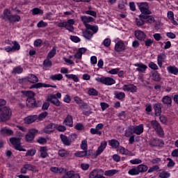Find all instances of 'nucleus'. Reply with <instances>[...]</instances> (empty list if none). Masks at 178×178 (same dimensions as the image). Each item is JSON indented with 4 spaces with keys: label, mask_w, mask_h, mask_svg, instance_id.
<instances>
[{
    "label": "nucleus",
    "mask_w": 178,
    "mask_h": 178,
    "mask_svg": "<svg viewBox=\"0 0 178 178\" xmlns=\"http://www.w3.org/2000/svg\"><path fill=\"white\" fill-rule=\"evenodd\" d=\"M12 118V109L9 106L0 108V123L8 122Z\"/></svg>",
    "instance_id": "1"
},
{
    "label": "nucleus",
    "mask_w": 178,
    "mask_h": 178,
    "mask_svg": "<svg viewBox=\"0 0 178 178\" xmlns=\"http://www.w3.org/2000/svg\"><path fill=\"white\" fill-rule=\"evenodd\" d=\"M11 12L9 9H5L3 12V19L8 20L9 23H16L20 22V16L17 15H11Z\"/></svg>",
    "instance_id": "2"
},
{
    "label": "nucleus",
    "mask_w": 178,
    "mask_h": 178,
    "mask_svg": "<svg viewBox=\"0 0 178 178\" xmlns=\"http://www.w3.org/2000/svg\"><path fill=\"white\" fill-rule=\"evenodd\" d=\"M60 98H62V93L57 92L56 95H49L47 98V101L55 105V106H60L61 103L60 101H59Z\"/></svg>",
    "instance_id": "3"
},
{
    "label": "nucleus",
    "mask_w": 178,
    "mask_h": 178,
    "mask_svg": "<svg viewBox=\"0 0 178 178\" xmlns=\"http://www.w3.org/2000/svg\"><path fill=\"white\" fill-rule=\"evenodd\" d=\"M95 80L98 83H102V84H104V86H113V84H116V81L113 78L111 77H96Z\"/></svg>",
    "instance_id": "4"
},
{
    "label": "nucleus",
    "mask_w": 178,
    "mask_h": 178,
    "mask_svg": "<svg viewBox=\"0 0 178 178\" xmlns=\"http://www.w3.org/2000/svg\"><path fill=\"white\" fill-rule=\"evenodd\" d=\"M10 143L17 151H23V146L20 143V138L13 137L10 138Z\"/></svg>",
    "instance_id": "5"
},
{
    "label": "nucleus",
    "mask_w": 178,
    "mask_h": 178,
    "mask_svg": "<svg viewBox=\"0 0 178 178\" xmlns=\"http://www.w3.org/2000/svg\"><path fill=\"white\" fill-rule=\"evenodd\" d=\"M137 5L142 15H149V6H148V3H137Z\"/></svg>",
    "instance_id": "6"
},
{
    "label": "nucleus",
    "mask_w": 178,
    "mask_h": 178,
    "mask_svg": "<svg viewBox=\"0 0 178 178\" xmlns=\"http://www.w3.org/2000/svg\"><path fill=\"white\" fill-rule=\"evenodd\" d=\"M126 47H127V42L119 40L115 45V50L116 52H123V51H126Z\"/></svg>",
    "instance_id": "7"
},
{
    "label": "nucleus",
    "mask_w": 178,
    "mask_h": 178,
    "mask_svg": "<svg viewBox=\"0 0 178 178\" xmlns=\"http://www.w3.org/2000/svg\"><path fill=\"white\" fill-rule=\"evenodd\" d=\"M89 178H105L102 169L93 170L89 175Z\"/></svg>",
    "instance_id": "8"
},
{
    "label": "nucleus",
    "mask_w": 178,
    "mask_h": 178,
    "mask_svg": "<svg viewBox=\"0 0 178 178\" xmlns=\"http://www.w3.org/2000/svg\"><path fill=\"white\" fill-rule=\"evenodd\" d=\"M13 46H7L4 47V51L6 52H15L16 51H19L20 49V44L17 43V42L15 41L13 42Z\"/></svg>",
    "instance_id": "9"
},
{
    "label": "nucleus",
    "mask_w": 178,
    "mask_h": 178,
    "mask_svg": "<svg viewBox=\"0 0 178 178\" xmlns=\"http://www.w3.org/2000/svg\"><path fill=\"white\" fill-rule=\"evenodd\" d=\"M38 133V131L37 129H30L25 137L26 141H27L28 143H31V141H33L34 140L35 134H37Z\"/></svg>",
    "instance_id": "10"
},
{
    "label": "nucleus",
    "mask_w": 178,
    "mask_h": 178,
    "mask_svg": "<svg viewBox=\"0 0 178 178\" xmlns=\"http://www.w3.org/2000/svg\"><path fill=\"white\" fill-rule=\"evenodd\" d=\"M151 124L153 129H154V130L158 133V134H159V136H163V130L156 120L152 121Z\"/></svg>",
    "instance_id": "11"
},
{
    "label": "nucleus",
    "mask_w": 178,
    "mask_h": 178,
    "mask_svg": "<svg viewBox=\"0 0 178 178\" xmlns=\"http://www.w3.org/2000/svg\"><path fill=\"white\" fill-rule=\"evenodd\" d=\"M131 130L134 134L140 136V134H143V133H144V125L143 124H140L138 126L131 127Z\"/></svg>",
    "instance_id": "12"
},
{
    "label": "nucleus",
    "mask_w": 178,
    "mask_h": 178,
    "mask_svg": "<svg viewBox=\"0 0 178 178\" xmlns=\"http://www.w3.org/2000/svg\"><path fill=\"white\" fill-rule=\"evenodd\" d=\"M122 90L127 92H136L137 91V86L133 84H127L123 86Z\"/></svg>",
    "instance_id": "13"
},
{
    "label": "nucleus",
    "mask_w": 178,
    "mask_h": 178,
    "mask_svg": "<svg viewBox=\"0 0 178 178\" xmlns=\"http://www.w3.org/2000/svg\"><path fill=\"white\" fill-rule=\"evenodd\" d=\"M56 130V124H48L43 130L44 133H47V134H51V133H54Z\"/></svg>",
    "instance_id": "14"
},
{
    "label": "nucleus",
    "mask_w": 178,
    "mask_h": 178,
    "mask_svg": "<svg viewBox=\"0 0 178 178\" xmlns=\"http://www.w3.org/2000/svg\"><path fill=\"white\" fill-rule=\"evenodd\" d=\"M24 80L29 81V83H31V84H35V83H38V77L33 74L26 76Z\"/></svg>",
    "instance_id": "15"
},
{
    "label": "nucleus",
    "mask_w": 178,
    "mask_h": 178,
    "mask_svg": "<svg viewBox=\"0 0 178 178\" xmlns=\"http://www.w3.org/2000/svg\"><path fill=\"white\" fill-rule=\"evenodd\" d=\"M149 145L152 147H163V141L161 139L153 138L150 140Z\"/></svg>",
    "instance_id": "16"
},
{
    "label": "nucleus",
    "mask_w": 178,
    "mask_h": 178,
    "mask_svg": "<svg viewBox=\"0 0 178 178\" xmlns=\"http://www.w3.org/2000/svg\"><path fill=\"white\" fill-rule=\"evenodd\" d=\"M106 145H108V143L106 141H103L101 143L99 147L97 149V151H96V156H98L104 152V150L105 148H106Z\"/></svg>",
    "instance_id": "17"
},
{
    "label": "nucleus",
    "mask_w": 178,
    "mask_h": 178,
    "mask_svg": "<svg viewBox=\"0 0 178 178\" xmlns=\"http://www.w3.org/2000/svg\"><path fill=\"white\" fill-rule=\"evenodd\" d=\"M63 123L65 126L73 127V117L70 115H67Z\"/></svg>",
    "instance_id": "18"
},
{
    "label": "nucleus",
    "mask_w": 178,
    "mask_h": 178,
    "mask_svg": "<svg viewBox=\"0 0 178 178\" xmlns=\"http://www.w3.org/2000/svg\"><path fill=\"white\" fill-rule=\"evenodd\" d=\"M38 120V115H29L24 118V122L27 124H30L31 123H34L35 120Z\"/></svg>",
    "instance_id": "19"
},
{
    "label": "nucleus",
    "mask_w": 178,
    "mask_h": 178,
    "mask_svg": "<svg viewBox=\"0 0 178 178\" xmlns=\"http://www.w3.org/2000/svg\"><path fill=\"white\" fill-rule=\"evenodd\" d=\"M134 66L137 67L136 70L139 72V73H145V70H147L148 67L145 65V64H143V63H136V64H134Z\"/></svg>",
    "instance_id": "20"
},
{
    "label": "nucleus",
    "mask_w": 178,
    "mask_h": 178,
    "mask_svg": "<svg viewBox=\"0 0 178 178\" xmlns=\"http://www.w3.org/2000/svg\"><path fill=\"white\" fill-rule=\"evenodd\" d=\"M65 29H67V30H69V31H73V30H74V28L73 27L74 23H76L74 19H68L67 22H65Z\"/></svg>",
    "instance_id": "21"
},
{
    "label": "nucleus",
    "mask_w": 178,
    "mask_h": 178,
    "mask_svg": "<svg viewBox=\"0 0 178 178\" xmlns=\"http://www.w3.org/2000/svg\"><path fill=\"white\" fill-rule=\"evenodd\" d=\"M86 52H87V49L84 47L80 48L74 55L75 59H81L83 54H86Z\"/></svg>",
    "instance_id": "22"
},
{
    "label": "nucleus",
    "mask_w": 178,
    "mask_h": 178,
    "mask_svg": "<svg viewBox=\"0 0 178 178\" xmlns=\"http://www.w3.org/2000/svg\"><path fill=\"white\" fill-rule=\"evenodd\" d=\"M135 36L138 40H140V41L145 40V33H144L143 31H140V30L136 31Z\"/></svg>",
    "instance_id": "23"
},
{
    "label": "nucleus",
    "mask_w": 178,
    "mask_h": 178,
    "mask_svg": "<svg viewBox=\"0 0 178 178\" xmlns=\"http://www.w3.org/2000/svg\"><path fill=\"white\" fill-rule=\"evenodd\" d=\"M81 19L83 23L85 24L86 27H87V26H90V24H88L87 23H91V22H94V18L91 17L82 16L81 17Z\"/></svg>",
    "instance_id": "24"
},
{
    "label": "nucleus",
    "mask_w": 178,
    "mask_h": 178,
    "mask_svg": "<svg viewBox=\"0 0 178 178\" xmlns=\"http://www.w3.org/2000/svg\"><path fill=\"white\" fill-rule=\"evenodd\" d=\"M165 59H166V56L164 54H159L157 56V63L159 67H162V63L165 62Z\"/></svg>",
    "instance_id": "25"
},
{
    "label": "nucleus",
    "mask_w": 178,
    "mask_h": 178,
    "mask_svg": "<svg viewBox=\"0 0 178 178\" xmlns=\"http://www.w3.org/2000/svg\"><path fill=\"white\" fill-rule=\"evenodd\" d=\"M168 19L170 20L171 23L174 24V26H177V22L175 20V14L172 11L168 12Z\"/></svg>",
    "instance_id": "26"
},
{
    "label": "nucleus",
    "mask_w": 178,
    "mask_h": 178,
    "mask_svg": "<svg viewBox=\"0 0 178 178\" xmlns=\"http://www.w3.org/2000/svg\"><path fill=\"white\" fill-rule=\"evenodd\" d=\"M167 70L170 74H175V76L178 74V68L176 66H169L167 67Z\"/></svg>",
    "instance_id": "27"
},
{
    "label": "nucleus",
    "mask_w": 178,
    "mask_h": 178,
    "mask_svg": "<svg viewBox=\"0 0 178 178\" xmlns=\"http://www.w3.org/2000/svg\"><path fill=\"white\" fill-rule=\"evenodd\" d=\"M117 151L122 154V155H131V152L127 149L126 148L120 146L117 149Z\"/></svg>",
    "instance_id": "28"
},
{
    "label": "nucleus",
    "mask_w": 178,
    "mask_h": 178,
    "mask_svg": "<svg viewBox=\"0 0 178 178\" xmlns=\"http://www.w3.org/2000/svg\"><path fill=\"white\" fill-rule=\"evenodd\" d=\"M0 134L1 136H12V134H13V131H12V129L1 128L0 130Z\"/></svg>",
    "instance_id": "29"
},
{
    "label": "nucleus",
    "mask_w": 178,
    "mask_h": 178,
    "mask_svg": "<svg viewBox=\"0 0 178 178\" xmlns=\"http://www.w3.org/2000/svg\"><path fill=\"white\" fill-rule=\"evenodd\" d=\"M22 73H23V68L20 66L13 67L11 71V74H22Z\"/></svg>",
    "instance_id": "30"
},
{
    "label": "nucleus",
    "mask_w": 178,
    "mask_h": 178,
    "mask_svg": "<svg viewBox=\"0 0 178 178\" xmlns=\"http://www.w3.org/2000/svg\"><path fill=\"white\" fill-rule=\"evenodd\" d=\"M61 141H63L64 145H70L72 144V140L67 136L61 134L60 135Z\"/></svg>",
    "instance_id": "31"
},
{
    "label": "nucleus",
    "mask_w": 178,
    "mask_h": 178,
    "mask_svg": "<svg viewBox=\"0 0 178 178\" xmlns=\"http://www.w3.org/2000/svg\"><path fill=\"white\" fill-rule=\"evenodd\" d=\"M39 151L42 158H47L48 156V149L47 147H41Z\"/></svg>",
    "instance_id": "32"
},
{
    "label": "nucleus",
    "mask_w": 178,
    "mask_h": 178,
    "mask_svg": "<svg viewBox=\"0 0 178 178\" xmlns=\"http://www.w3.org/2000/svg\"><path fill=\"white\" fill-rule=\"evenodd\" d=\"M44 87H49V85H47V83H37L30 86V89L33 88H42Z\"/></svg>",
    "instance_id": "33"
},
{
    "label": "nucleus",
    "mask_w": 178,
    "mask_h": 178,
    "mask_svg": "<svg viewBox=\"0 0 178 178\" xmlns=\"http://www.w3.org/2000/svg\"><path fill=\"white\" fill-rule=\"evenodd\" d=\"M94 33L91 32V31H89L88 29H87L85 31L83 32V35L86 40H91L92 38V35Z\"/></svg>",
    "instance_id": "34"
},
{
    "label": "nucleus",
    "mask_w": 178,
    "mask_h": 178,
    "mask_svg": "<svg viewBox=\"0 0 178 178\" xmlns=\"http://www.w3.org/2000/svg\"><path fill=\"white\" fill-rule=\"evenodd\" d=\"M51 80H53V81H59L63 79V75L62 74H56L50 76Z\"/></svg>",
    "instance_id": "35"
},
{
    "label": "nucleus",
    "mask_w": 178,
    "mask_h": 178,
    "mask_svg": "<svg viewBox=\"0 0 178 178\" xmlns=\"http://www.w3.org/2000/svg\"><path fill=\"white\" fill-rule=\"evenodd\" d=\"M138 172L139 173H145V172H147L148 170V166L144 164H140L137 166Z\"/></svg>",
    "instance_id": "36"
},
{
    "label": "nucleus",
    "mask_w": 178,
    "mask_h": 178,
    "mask_svg": "<svg viewBox=\"0 0 178 178\" xmlns=\"http://www.w3.org/2000/svg\"><path fill=\"white\" fill-rule=\"evenodd\" d=\"M50 170L53 172V173H63V172H65V169L62 168H59V167H51L50 168Z\"/></svg>",
    "instance_id": "37"
},
{
    "label": "nucleus",
    "mask_w": 178,
    "mask_h": 178,
    "mask_svg": "<svg viewBox=\"0 0 178 178\" xmlns=\"http://www.w3.org/2000/svg\"><path fill=\"white\" fill-rule=\"evenodd\" d=\"M26 105L29 106V108H33V106H35V99L33 98H27L26 99Z\"/></svg>",
    "instance_id": "38"
},
{
    "label": "nucleus",
    "mask_w": 178,
    "mask_h": 178,
    "mask_svg": "<svg viewBox=\"0 0 178 178\" xmlns=\"http://www.w3.org/2000/svg\"><path fill=\"white\" fill-rule=\"evenodd\" d=\"M119 141L115 139H112L108 141V145H110V147H112V148H118V147H119Z\"/></svg>",
    "instance_id": "39"
},
{
    "label": "nucleus",
    "mask_w": 178,
    "mask_h": 178,
    "mask_svg": "<svg viewBox=\"0 0 178 178\" xmlns=\"http://www.w3.org/2000/svg\"><path fill=\"white\" fill-rule=\"evenodd\" d=\"M154 109L156 116H159L161 112V104L159 103L155 104L154 106Z\"/></svg>",
    "instance_id": "40"
},
{
    "label": "nucleus",
    "mask_w": 178,
    "mask_h": 178,
    "mask_svg": "<svg viewBox=\"0 0 178 178\" xmlns=\"http://www.w3.org/2000/svg\"><path fill=\"white\" fill-rule=\"evenodd\" d=\"M143 17L145 19V23L152 24L155 22V19H154V17H152V16H148V15H143Z\"/></svg>",
    "instance_id": "41"
},
{
    "label": "nucleus",
    "mask_w": 178,
    "mask_h": 178,
    "mask_svg": "<svg viewBox=\"0 0 178 178\" xmlns=\"http://www.w3.org/2000/svg\"><path fill=\"white\" fill-rule=\"evenodd\" d=\"M65 77H67V79H71L75 83H79V77L76 74H65Z\"/></svg>",
    "instance_id": "42"
},
{
    "label": "nucleus",
    "mask_w": 178,
    "mask_h": 178,
    "mask_svg": "<svg viewBox=\"0 0 178 178\" xmlns=\"http://www.w3.org/2000/svg\"><path fill=\"white\" fill-rule=\"evenodd\" d=\"M118 171L117 170H106L104 172V176H108V177H111V176H114V175H116V173H118Z\"/></svg>",
    "instance_id": "43"
},
{
    "label": "nucleus",
    "mask_w": 178,
    "mask_h": 178,
    "mask_svg": "<svg viewBox=\"0 0 178 178\" xmlns=\"http://www.w3.org/2000/svg\"><path fill=\"white\" fill-rule=\"evenodd\" d=\"M152 80H154V81H161V75L158 72H153L152 75Z\"/></svg>",
    "instance_id": "44"
},
{
    "label": "nucleus",
    "mask_w": 178,
    "mask_h": 178,
    "mask_svg": "<svg viewBox=\"0 0 178 178\" xmlns=\"http://www.w3.org/2000/svg\"><path fill=\"white\" fill-rule=\"evenodd\" d=\"M162 102L165 104V105H170V104H172V98L169 96H165L162 99Z\"/></svg>",
    "instance_id": "45"
},
{
    "label": "nucleus",
    "mask_w": 178,
    "mask_h": 178,
    "mask_svg": "<svg viewBox=\"0 0 178 178\" xmlns=\"http://www.w3.org/2000/svg\"><path fill=\"white\" fill-rule=\"evenodd\" d=\"M126 6H127V0H120L118 3L119 9H125Z\"/></svg>",
    "instance_id": "46"
},
{
    "label": "nucleus",
    "mask_w": 178,
    "mask_h": 178,
    "mask_svg": "<svg viewBox=\"0 0 178 178\" xmlns=\"http://www.w3.org/2000/svg\"><path fill=\"white\" fill-rule=\"evenodd\" d=\"M86 29H88L89 31H92V34H95L98 31V26H91V25H86Z\"/></svg>",
    "instance_id": "47"
},
{
    "label": "nucleus",
    "mask_w": 178,
    "mask_h": 178,
    "mask_svg": "<svg viewBox=\"0 0 178 178\" xmlns=\"http://www.w3.org/2000/svg\"><path fill=\"white\" fill-rule=\"evenodd\" d=\"M56 55V48L53 47L52 49L49 52L47 55V58L48 59H52Z\"/></svg>",
    "instance_id": "48"
},
{
    "label": "nucleus",
    "mask_w": 178,
    "mask_h": 178,
    "mask_svg": "<svg viewBox=\"0 0 178 178\" xmlns=\"http://www.w3.org/2000/svg\"><path fill=\"white\" fill-rule=\"evenodd\" d=\"M73 56H70L68 58L64 57L63 60L66 63L67 65H74V61L72 60Z\"/></svg>",
    "instance_id": "49"
},
{
    "label": "nucleus",
    "mask_w": 178,
    "mask_h": 178,
    "mask_svg": "<svg viewBox=\"0 0 178 178\" xmlns=\"http://www.w3.org/2000/svg\"><path fill=\"white\" fill-rule=\"evenodd\" d=\"M128 173L131 176H136L137 175H140V172H138V169L137 168V167L129 170Z\"/></svg>",
    "instance_id": "50"
},
{
    "label": "nucleus",
    "mask_w": 178,
    "mask_h": 178,
    "mask_svg": "<svg viewBox=\"0 0 178 178\" xmlns=\"http://www.w3.org/2000/svg\"><path fill=\"white\" fill-rule=\"evenodd\" d=\"M24 95H26L27 98H34V97H35V93L33 91L28 90L24 92Z\"/></svg>",
    "instance_id": "51"
},
{
    "label": "nucleus",
    "mask_w": 178,
    "mask_h": 178,
    "mask_svg": "<svg viewBox=\"0 0 178 178\" xmlns=\"http://www.w3.org/2000/svg\"><path fill=\"white\" fill-rule=\"evenodd\" d=\"M32 15H42L44 13V10L38 8H35L31 10Z\"/></svg>",
    "instance_id": "52"
},
{
    "label": "nucleus",
    "mask_w": 178,
    "mask_h": 178,
    "mask_svg": "<svg viewBox=\"0 0 178 178\" xmlns=\"http://www.w3.org/2000/svg\"><path fill=\"white\" fill-rule=\"evenodd\" d=\"M86 155H87V151L86 150L79 151L74 153V156L79 158H82L83 156H86Z\"/></svg>",
    "instance_id": "53"
},
{
    "label": "nucleus",
    "mask_w": 178,
    "mask_h": 178,
    "mask_svg": "<svg viewBox=\"0 0 178 178\" xmlns=\"http://www.w3.org/2000/svg\"><path fill=\"white\" fill-rule=\"evenodd\" d=\"M24 169H26L27 170H32V172L37 171V168L34 165H31L30 164H26L24 165Z\"/></svg>",
    "instance_id": "54"
},
{
    "label": "nucleus",
    "mask_w": 178,
    "mask_h": 178,
    "mask_svg": "<svg viewBox=\"0 0 178 178\" xmlns=\"http://www.w3.org/2000/svg\"><path fill=\"white\" fill-rule=\"evenodd\" d=\"M140 19H136V24L138 26H143L144 23H145V20L144 19V15H140Z\"/></svg>",
    "instance_id": "55"
},
{
    "label": "nucleus",
    "mask_w": 178,
    "mask_h": 178,
    "mask_svg": "<svg viewBox=\"0 0 178 178\" xmlns=\"http://www.w3.org/2000/svg\"><path fill=\"white\" fill-rule=\"evenodd\" d=\"M37 150L35 149H31L26 152V156H34Z\"/></svg>",
    "instance_id": "56"
},
{
    "label": "nucleus",
    "mask_w": 178,
    "mask_h": 178,
    "mask_svg": "<svg viewBox=\"0 0 178 178\" xmlns=\"http://www.w3.org/2000/svg\"><path fill=\"white\" fill-rule=\"evenodd\" d=\"M68 178H80V175L79 174H74L73 171L67 172Z\"/></svg>",
    "instance_id": "57"
},
{
    "label": "nucleus",
    "mask_w": 178,
    "mask_h": 178,
    "mask_svg": "<svg viewBox=\"0 0 178 178\" xmlns=\"http://www.w3.org/2000/svg\"><path fill=\"white\" fill-rule=\"evenodd\" d=\"M88 95L97 96L98 95V91L94 88H89L88 90Z\"/></svg>",
    "instance_id": "58"
},
{
    "label": "nucleus",
    "mask_w": 178,
    "mask_h": 178,
    "mask_svg": "<svg viewBox=\"0 0 178 178\" xmlns=\"http://www.w3.org/2000/svg\"><path fill=\"white\" fill-rule=\"evenodd\" d=\"M81 149H83V151H86V152H87L88 145H87L86 140H82L81 144Z\"/></svg>",
    "instance_id": "59"
},
{
    "label": "nucleus",
    "mask_w": 178,
    "mask_h": 178,
    "mask_svg": "<svg viewBox=\"0 0 178 178\" xmlns=\"http://www.w3.org/2000/svg\"><path fill=\"white\" fill-rule=\"evenodd\" d=\"M63 101V102H65V104H70L72 102V97L69 95H65Z\"/></svg>",
    "instance_id": "60"
},
{
    "label": "nucleus",
    "mask_w": 178,
    "mask_h": 178,
    "mask_svg": "<svg viewBox=\"0 0 178 178\" xmlns=\"http://www.w3.org/2000/svg\"><path fill=\"white\" fill-rule=\"evenodd\" d=\"M56 130H58V131L60 132L66 131V127L64 125H59L56 124Z\"/></svg>",
    "instance_id": "61"
},
{
    "label": "nucleus",
    "mask_w": 178,
    "mask_h": 178,
    "mask_svg": "<svg viewBox=\"0 0 178 178\" xmlns=\"http://www.w3.org/2000/svg\"><path fill=\"white\" fill-rule=\"evenodd\" d=\"M58 155L59 156H61V157L67 156V155H69V152L65 149H60L58 151Z\"/></svg>",
    "instance_id": "62"
},
{
    "label": "nucleus",
    "mask_w": 178,
    "mask_h": 178,
    "mask_svg": "<svg viewBox=\"0 0 178 178\" xmlns=\"http://www.w3.org/2000/svg\"><path fill=\"white\" fill-rule=\"evenodd\" d=\"M115 95L117 99H123L126 97V95L123 92L115 93Z\"/></svg>",
    "instance_id": "63"
},
{
    "label": "nucleus",
    "mask_w": 178,
    "mask_h": 178,
    "mask_svg": "<svg viewBox=\"0 0 178 178\" xmlns=\"http://www.w3.org/2000/svg\"><path fill=\"white\" fill-rule=\"evenodd\" d=\"M159 177H161V178H169V177H170V173H169L168 172H161L159 174Z\"/></svg>",
    "instance_id": "64"
}]
</instances>
